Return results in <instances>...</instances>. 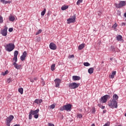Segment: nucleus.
Wrapping results in <instances>:
<instances>
[{
  "label": "nucleus",
  "mask_w": 126,
  "mask_h": 126,
  "mask_svg": "<svg viewBox=\"0 0 126 126\" xmlns=\"http://www.w3.org/2000/svg\"><path fill=\"white\" fill-rule=\"evenodd\" d=\"M39 111V109H37L35 110H31V111L29 112V120H32V115L34 116V115L38 114Z\"/></svg>",
  "instance_id": "obj_5"
},
{
  "label": "nucleus",
  "mask_w": 126,
  "mask_h": 126,
  "mask_svg": "<svg viewBox=\"0 0 126 126\" xmlns=\"http://www.w3.org/2000/svg\"><path fill=\"white\" fill-rule=\"evenodd\" d=\"M79 85L80 84L73 82L69 84V87L70 89H76L79 87Z\"/></svg>",
  "instance_id": "obj_7"
},
{
  "label": "nucleus",
  "mask_w": 126,
  "mask_h": 126,
  "mask_svg": "<svg viewBox=\"0 0 126 126\" xmlns=\"http://www.w3.org/2000/svg\"><path fill=\"white\" fill-rule=\"evenodd\" d=\"M83 1V0H78L76 2L77 5H79Z\"/></svg>",
  "instance_id": "obj_28"
},
{
  "label": "nucleus",
  "mask_w": 126,
  "mask_h": 126,
  "mask_svg": "<svg viewBox=\"0 0 126 126\" xmlns=\"http://www.w3.org/2000/svg\"><path fill=\"white\" fill-rule=\"evenodd\" d=\"M124 17H125V18H126V13H125L124 14Z\"/></svg>",
  "instance_id": "obj_51"
},
{
  "label": "nucleus",
  "mask_w": 126,
  "mask_h": 126,
  "mask_svg": "<svg viewBox=\"0 0 126 126\" xmlns=\"http://www.w3.org/2000/svg\"><path fill=\"white\" fill-rule=\"evenodd\" d=\"M95 112H96V109H95V107H93L92 110V113H93V114H95Z\"/></svg>",
  "instance_id": "obj_38"
},
{
  "label": "nucleus",
  "mask_w": 126,
  "mask_h": 126,
  "mask_svg": "<svg viewBox=\"0 0 126 126\" xmlns=\"http://www.w3.org/2000/svg\"><path fill=\"white\" fill-rule=\"evenodd\" d=\"M13 119H14V116H13V115H10L6 118L5 123L7 126H10V123H11V121Z\"/></svg>",
  "instance_id": "obj_6"
},
{
  "label": "nucleus",
  "mask_w": 126,
  "mask_h": 126,
  "mask_svg": "<svg viewBox=\"0 0 126 126\" xmlns=\"http://www.w3.org/2000/svg\"><path fill=\"white\" fill-rule=\"evenodd\" d=\"M77 117L79 119H81V118H82V114H77Z\"/></svg>",
  "instance_id": "obj_39"
},
{
  "label": "nucleus",
  "mask_w": 126,
  "mask_h": 126,
  "mask_svg": "<svg viewBox=\"0 0 126 126\" xmlns=\"http://www.w3.org/2000/svg\"><path fill=\"white\" fill-rule=\"evenodd\" d=\"M75 19H76V15H74L71 18H69L67 20V24L74 23L75 22Z\"/></svg>",
  "instance_id": "obj_8"
},
{
  "label": "nucleus",
  "mask_w": 126,
  "mask_h": 126,
  "mask_svg": "<svg viewBox=\"0 0 126 126\" xmlns=\"http://www.w3.org/2000/svg\"><path fill=\"white\" fill-rule=\"evenodd\" d=\"M84 65L85 66H90V64L88 62L84 63Z\"/></svg>",
  "instance_id": "obj_30"
},
{
  "label": "nucleus",
  "mask_w": 126,
  "mask_h": 126,
  "mask_svg": "<svg viewBox=\"0 0 126 126\" xmlns=\"http://www.w3.org/2000/svg\"><path fill=\"white\" fill-rule=\"evenodd\" d=\"M13 61L14 62V63H17V57H14V58H13Z\"/></svg>",
  "instance_id": "obj_34"
},
{
  "label": "nucleus",
  "mask_w": 126,
  "mask_h": 126,
  "mask_svg": "<svg viewBox=\"0 0 126 126\" xmlns=\"http://www.w3.org/2000/svg\"><path fill=\"white\" fill-rule=\"evenodd\" d=\"M42 102H43V99H36L34 100V103H35V104H41V103H42Z\"/></svg>",
  "instance_id": "obj_18"
},
{
  "label": "nucleus",
  "mask_w": 126,
  "mask_h": 126,
  "mask_svg": "<svg viewBox=\"0 0 126 126\" xmlns=\"http://www.w3.org/2000/svg\"><path fill=\"white\" fill-rule=\"evenodd\" d=\"M33 80H37V78H34Z\"/></svg>",
  "instance_id": "obj_53"
},
{
  "label": "nucleus",
  "mask_w": 126,
  "mask_h": 126,
  "mask_svg": "<svg viewBox=\"0 0 126 126\" xmlns=\"http://www.w3.org/2000/svg\"><path fill=\"white\" fill-rule=\"evenodd\" d=\"M119 99V96L117 95V94H114L113 95V101H117V100H118Z\"/></svg>",
  "instance_id": "obj_20"
},
{
  "label": "nucleus",
  "mask_w": 126,
  "mask_h": 126,
  "mask_svg": "<svg viewBox=\"0 0 126 126\" xmlns=\"http://www.w3.org/2000/svg\"><path fill=\"white\" fill-rule=\"evenodd\" d=\"M69 59H73V58H74V55H69L68 56Z\"/></svg>",
  "instance_id": "obj_41"
},
{
  "label": "nucleus",
  "mask_w": 126,
  "mask_h": 126,
  "mask_svg": "<svg viewBox=\"0 0 126 126\" xmlns=\"http://www.w3.org/2000/svg\"><path fill=\"white\" fill-rule=\"evenodd\" d=\"M13 126H20V125L19 124H16L14 125Z\"/></svg>",
  "instance_id": "obj_50"
},
{
  "label": "nucleus",
  "mask_w": 126,
  "mask_h": 126,
  "mask_svg": "<svg viewBox=\"0 0 126 126\" xmlns=\"http://www.w3.org/2000/svg\"><path fill=\"white\" fill-rule=\"evenodd\" d=\"M50 109H55L56 108V105L55 104H53L52 105H50L49 106Z\"/></svg>",
  "instance_id": "obj_35"
},
{
  "label": "nucleus",
  "mask_w": 126,
  "mask_h": 126,
  "mask_svg": "<svg viewBox=\"0 0 126 126\" xmlns=\"http://www.w3.org/2000/svg\"><path fill=\"white\" fill-rule=\"evenodd\" d=\"M7 29L8 28L6 27V26H4V29L1 31V34L2 35V36H6L7 35Z\"/></svg>",
  "instance_id": "obj_11"
},
{
  "label": "nucleus",
  "mask_w": 126,
  "mask_h": 126,
  "mask_svg": "<svg viewBox=\"0 0 126 126\" xmlns=\"http://www.w3.org/2000/svg\"><path fill=\"white\" fill-rule=\"evenodd\" d=\"M18 91L19 93H21V94H23V88H21L18 89Z\"/></svg>",
  "instance_id": "obj_29"
},
{
  "label": "nucleus",
  "mask_w": 126,
  "mask_h": 126,
  "mask_svg": "<svg viewBox=\"0 0 126 126\" xmlns=\"http://www.w3.org/2000/svg\"><path fill=\"white\" fill-rule=\"evenodd\" d=\"M13 65H14V67L16 68V69H20V68H21V65H18L17 63H13Z\"/></svg>",
  "instance_id": "obj_14"
},
{
  "label": "nucleus",
  "mask_w": 126,
  "mask_h": 126,
  "mask_svg": "<svg viewBox=\"0 0 126 126\" xmlns=\"http://www.w3.org/2000/svg\"><path fill=\"white\" fill-rule=\"evenodd\" d=\"M111 50L112 51V52H116V50H115V47L111 46Z\"/></svg>",
  "instance_id": "obj_37"
},
{
  "label": "nucleus",
  "mask_w": 126,
  "mask_h": 126,
  "mask_svg": "<svg viewBox=\"0 0 126 126\" xmlns=\"http://www.w3.org/2000/svg\"><path fill=\"white\" fill-rule=\"evenodd\" d=\"M116 40L121 42L123 41V36L121 34H119L116 36Z\"/></svg>",
  "instance_id": "obj_16"
},
{
  "label": "nucleus",
  "mask_w": 126,
  "mask_h": 126,
  "mask_svg": "<svg viewBox=\"0 0 126 126\" xmlns=\"http://www.w3.org/2000/svg\"><path fill=\"white\" fill-rule=\"evenodd\" d=\"M117 27H118V24H117V23L114 24L112 27V28H114V29H116Z\"/></svg>",
  "instance_id": "obj_32"
},
{
  "label": "nucleus",
  "mask_w": 126,
  "mask_h": 126,
  "mask_svg": "<svg viewBox=\"0 0 126 126\" xmlns=\"http://www.w3.org/2000/svg\"><path fill=\"white\" fill-rule=\"evenodd\" d=\"M55 67H56V64H53L51 66L52 71H54V70H55Z\"/></svg>",
  "instance_id": "obj_25"
},
{
  "label": "nucleus",
  "mask_w": 126,
  "mask_h": 126,
  "mask_svg": "<svg viewBox=\"0 0 126 126\" xmlns=\"http://www.w3.org/2000/svg\"><path fill=\"white\" fill-rule=\"evenodd\" d=\"M126 5V1H121L119 4H116L117 8H121Z\"/></svg>",
  "instance_id": "obj_10"
},
{
  "label": "nucleus",
  "mask_w": 126,
  "mask_h": 126,
  "mask_svg": "<svg viewBox=\"0 0 126 126\" xmlns=\"http://www.w3.org/2000/svg\"><path fill=\"white\" fill-rule=\"evenodd\" d=\"M49 48L51 50H57V45L54 42H51L49 44Z\"/></svg>",
  "instance_id": "obj_12"
},
{
  "label": "nucleus",
  "mask_w": 126,
  "mask_h": 126,
  "mask_svg": "<svg viewBox=\"0 0 126 126\" xmlns=\"http://www.w3.org/2000/svg\"><path fill=\"white\" fill-rule=\"evenodd\" d=\"M101 108L103 110V109H105V106H101Z\"/></svg>",
  "instance_id": "obj_48"
},
{
  "label": "nucleus",
  "mask_w": 126,
  "mask_h": 126,
  "mask_svg": "<svg viewBox=\"0 0 126 126\" xmlns=\"http://www.w3.org/2000/svg\"><path fill=\"white\" fill-rule=\"evenodd\" d=\"M43 31L42 30H39L37 32H36L35 35H39V34H40V33H42V32Z\"/></svg>",
  "instance_id": "obj_33"
},
{
  "label": "nucleus",
  "mask_w": 126,
  "mask_h": 126,
  "mask_svg": "<svg viewBox=\"0 0 126 126\" xmlns=\"http://www.w3.org/2000/svg\"><path fill=\"white\" fill-rule=\"evenodd\" d=\"M126 23H122L121 26H126Z\"/></svg>",
  "instance_id": "obj_46"
},
{
  "label": "nucleus",
  "mask_w": 126,
  "mask_h": 126,
  "mask_svg": "<svg viewBox=\"0 0 126 126\" xmlns=\"http://www.w3.org/2000/svg\"><path fill=\"white\" fill-rule=\"evenodd\" d=\"M116 73H117V72L116 71H113L111 75H109V78H115V75H116Z\"/></svg>",
  "instance_id": "obj_19"
},
{
  "label": "nucleus",
  "mask_w": 126,
  "mask_h": 126,
  "mask_svg": "<svg viewBox=\"0 0 126 126\" xmlns=\"http://www.w3.org/2000/svg\"><path fill=\"white\" fill-rule=\"evenodd\" d=\"M72 107V105L70 103H68L66 105L61 106L59 108L60 111L63 112V111H66L67 112H70L71 111V108Z\"/></svg>",
  "instance_id": "obj_1"
},
{
  "label": "nucleus",
  "mask_w": 126,
  "mask_h": 126,
  "mask_svg": "<svg viewBox=\"0 0 126 126\" xmlns=\"http://www.w3.org/2000/svg\"><path fill=\"white\" fill-rule=\"evenodd\" d=\"M88 72L90 74H92L93 73V71H94V68L91 67L88 69Z\"/></svg>",
  "instance_id": "obj_22"
},
{
  "label": "nucleus",
  "mask_w": 126,
  "mask_h": 126,
  "mask_svg": "<svg viewBox=\"0 0 126 126\" xmlns=\"http://www.w3.org/2000/svg\"><path fill=\"white\" fill-rule=\"evenodd\" d=\"M108 106L111 109H115V108L117 109L118 108V101L110 99L109 102H108Z\"/></svg>",
  "instance_id": "obj_2"
},
{
  "label": "nucleus",
  "mask_w": 126,
  "mask_h": 126,
  "mask_svg": "<svg viewBox=\"0 0 126 126\" xmlns=\"http://www.w3.org/2000/svg\"><path fill=\"white\" fill-rule=\"evenodd\" d=\"M7 73H8V70H7L4 72H2L1 74L2 75H3V76H4L5 75H6Z\"/></svg>",
  "instance_id": "obj_31"
},
{
  "label": "nucleus",
  "mask_w": 126,
  "mask_h": 126,
  "mask_svg": "<svg viewBox=\"0 0 126 126\" xmlns=\"http://www.w3.org/2000/svg\"><path fill=\"white\" fill-rule=\"evenodd\" d=\"M106 112H107V111L106 110H103V114H105V113H106Z\"/></svg>",
  "instance_id": "obj_49"
},
{
  "label": "nucleus",
  "mask_w": 126,
  "mask_h": 126,
  "mask_svg": "<svg viewBox=\"0 0 126 126\" xmlns=\"http://www.w3.org/2000/svg\"><path fill=\"white\" fill-rule=\"evenodd\" d=\"M68 8V6L63 5L61 7L62 10H65Z\"/></svg>",
  "instance_id": "obj_24"
},
{
  "label": "nucleus",
  "mask_w": 126,
  "mask_h": 126,
  "mask_svg": "<svg viewBox=\"0 0 126 126\" xmlns=\"http://www.w3.org/2000/svg\"><path fill=\"white\" fill-rule=\"evenodd\" d=\"M34 119H38L39 118V114H36L34 115Z\"/></svg>",
  "instance_id": "obj_40"
},
{
  "label": "nucleus",
  "mask_w": 126,
  "mask_h": 126,
  "mask_svg": "<svg viewBox=\"0 0 126 126\" xmlns=\"http://www.w3.org/2000/svg\"><path fill=\"white\" fill-rule=\"evenodd\" d=\"M54 82L55 83V87L57 88H60V85L61 83H62V80L59 78H56L54 80Z\"/></svg>",
  "instance_id": "obj_9"
},
{
  "label": "nucleus",
  "mask_w": 126,
  "mask_h": 126,
  "mask_svg": "<svg viewBox=\"0 0 126 126\" xmlns=\"http://www.w3.org/2000/svg\"><path fill=\"white\" fill-rule=\"evenodd\" d=\"M97 14L98 15H99L100 16L101 15V14H102V12H101L100 11H98L97 12Z\"/></svg>",
  "instance_id": "obj_42"
},
{
  "label": "nucleus",
  "mask_w": 126,
  "mask_h": 126,
  "mask_svg": "<svg viewBox=\"0 0 126 126\" xmlns=\"http://www.w3.org/2000/svg\"><path fill=\"white\" fill-rule=\"evenodd\" d=\"M10 81H11V79H10V78L8 79L7 80V82L8 83H10Z\"/></svg>",
  "instance_id": "obj_45"
},
{
  "label": "nucleus",
  "mask_w": 126,
  "mask_h": 126,
  "mask_svg": "<svg viewBox=\"0 0 126 126\" xmlns=\"http://www.w3.org/2000/svg\"><path fill=\"white\" fill-rule=\"evenodd\" d=\"M42 84H43V85H45V82L44 81L42 82Z\"/></svg>",
  "instance_id": "obj_52"
},
{
  "label": "nucleus",
  "mask_w": 126,
  "mask_h": 126,
  "mask_svg": "<svg viewBox=\"0 0 126 126\" xmlns=\"http://www.w3.org/2000/svg\"><path fill=\"white\" fill-rule=\"evenodd\" d=\"M72 79L74 81H76L80 80V79H81V78L79 76H73Z\"/></svg>",
  "instance_id": "obj_15"
},
{
  "label": "nucleus",
  "mask_w": 126,
  "mask_h": 126,
  "mask_svg": "<svg viewBox=\"0 0 126 126\" xmlns=\"http://www.w3.org/2000/svg\"><path fill=\"white\" fill-rule=\"evenodd\" d=\"M45 13H46V8H44L43 11L41 13V16H44L45 15Z\"/></svg>",
  "instance_id": "obj_27"
},
{
  "label": "nucleus",
  "mask_w": 126,
  "mask_h": 126,
  "mask_svg": "<svg viewBox=\"0 0 126 126\" xmlns=\"http://www.w3.org/2000/svg\"><path fill=\"white\" fill-rule=\"evenodd\" d=\"M26 56H27V52L24 51L22 55L20 57V60L22 61V62L25 61V58H26Z\"/></svg>",
  "instance_id": "obj_13"
},
{
  "label": "nucleus",
  "mask_w": 126,
  "mask_h": 126,
  "mask_svg": "<svg viewBox=\"0 0 126 126\" xmlns=\"http://www.w3.org/2000/svg\"><path fill=\"white\" fill-rule=\"evenodd\" d=\"M108 99H111V95L106 94L100 98V99H99V101L102 104H104L105 103H107Z\"/></svg>",
  "instance_id": "obj_3"
},
{
  "label": "nucleus",
  "mask_w": 126,
  "mask_h": 126,
  "mask_svg": "<svg viewBox=\"0 0 126 126\" xmlns=\"http://www.w3.org/2000/svg\"><path fill=\"white\" fill-rule=\"evenodd\" d=\"M92 126H95V124H92Z\"/></svg>",
  "instance_id": "obj_54"
},
{
  "label": "nucleus",
  "mask_w": 126,
  "mask_h": 126,
  "mask_svg": "<svg viewBox=\"0 0 126 126\" xmlns=\"http://www.w3.org/2000/svg\"><path fill=\"white\" fill-rule=\"evenodd\" d=\"M8 19L10 21L13 22L15 20V17L14 16L11 15L9 16Z\"/></svg>",
  "instance_id": "obj_17"
},
{
  "label": "nucleus",
  "mask_w": 126,
  "mask_h": 126,
  "mask_svg": "<svg viewBox=\"0 0 126 126\" xmlns=\"http://www.w3.org/2000/svg\"><path fill=\"white\" fill-rule=\"evenodd\" d=\"M8 31H9V32H12V31H13V28H9L8 30Z\"/></svg>",
  "instance_id": "obj_43"
},
{
  "label": "nucleus",
  "mask_w": 126,
  "mask_h": 126,
  "mask_svg": "<svg viewBox=\"0 0 126 126\" xmlns=\"http://www.w3.org/2000/svg\"><path fill=\"white\" fill-rule=\"evenodd\" d=\"M17 56H18V51L16 50L14 52V57L17 58Z\"/></svg>",
  "instance_id": "obj_26"
},
{
  "label": "nucleus",
  "mask_w": 126,
  "mask_h": 126,
  "mask_svg": "<svg viewBox=\"0 0 126 126\" xmlns=\"http://www.w3.org/2000/svg\"><path fill=\"white\" fill-rule=\"evenodd\" d=\"M48 126H55V125H54L53 123H49Z\"/></svg>",
  "instance_id": "obj_44"
},
{
  "label": "nucleus",
  "mask_w": 126,
  "mask_h": 126,
  "mask_svg": "<svg viewBox=\"0 0 126 126\" xmlns=\"http://www.w3.org/2000/svg\"><path fill=\"white\" fill-rule=\"evenodd\" d=\"M30 81H31V82H32V83H33V82H34V79H30Z\"/></svg>",
  "instance_id": "obj_47"
},
{
  "label": "nucleus",
  "mask_w": 126,
  "mask_h": 126,
  "mask_svg": "<svg viewBox=\"0 0 126 126\" xmlns=\"http://www.w3.org/2000/svg\"><path fill=\"white\" fill-rule=\"evenodd\" d=\"M5 48L6 49V51H7L8 52H11L13 51V50H14V48H15V46L14 45V44L9 43L6 45Z\"/></svg>",
  "instance_id": "obj_4"
},
{
  "label": "nucleus",
  "mask_w": 126,
  "mask_h": 126,
  "mask_svg": "<svg viewBox=\"0 0 126 126\" xmlns=\"http://www.w3.org/2000/svg\"><path fill=\"white\" fill-rule=\"evenodd\" d=\"M85 46V43H82L81 45H80L78 47V50H82Z\"/></svg>",
  "instance_id": "obj_21"
},
{
  "label": "nucleus",
  "mask_w": 126,
  "mask_h": 126,
  "mask_svg": "<svg viewBox=\"0 0 126 126\" xmlns=\"http://www.w3.org/2000/svg\"><path fill=\"white\" fill-rule=\"evenodd\" d=\"M0 2H2L3 4H6V3H10V1H6L5 0H0Z\"/></svg>",
  "instance_id": "obj_23"
},
{
  "label": "nucleus",
  "mask_w": 126,
  "mask_h": 126,
  "mask_svg": "<svg viewBox=\"0 0 126 126\" xmlns=\"http://www.w3.org/2000/svg\"><path fill=\"white\" fill-rule=\"evenodd\" d=\"M47 15H49V13H48Z\"/></svg>",
  "instance_id": "obj_55"
},
{
  "label": "nucleus",
  "mask_w": 126,
  "mask_h": 126,
  "mask_svg": "<svg viewBox=\"0 0 126 126\" xmlns=\"http://www.w3.org/2000/svg\"><path fill=\"white\" fill-rule=\"evenodd\" d=\"M3 23V18H2V16H0V23Z\"/></svg>",
  "instance_id": "obj_36"
}]
</instances>
